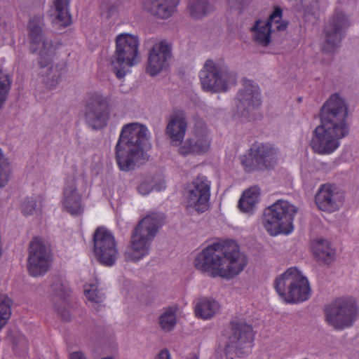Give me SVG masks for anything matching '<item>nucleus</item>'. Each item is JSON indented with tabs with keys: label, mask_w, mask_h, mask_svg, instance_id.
<instances>
[{
	"label": "nucleus",
	"mask_w": 359,
	"mask_h": 359,
	"mask_svg": "<svg viewBox=\"0 0 359 359\" xmlns=\"http://www.w3.org/2000/svg\"><path fill=\"white\" fill-rule=\"evenodd\" d=\"M347 115L345 101L338 94L332 95L320 109V125L313 132L310 146L315 153L330 154L339 147V140L349 133Z\"/></svg>",
	"instance_id": "obj_1"
},
{
	"label": "nucleus",
	"mask_w": 359,
	"mask_h": 359,
	"mask_svg": "<svg viewBox=\"0 0 359 359\" xmlns=\"http://www.w3.org/2000/svg\"><path fill=\"white\" fill-rule=\"evenodd\" d=\"M247 263L246 256L240 251L238 245L233 241L208 245L194 259L197 270L212 277L226 279L239 274Z\"/></svg>",
	"instance_id": "obj_2"
},
{
	"label": "nucleus",
	"mask_w": 359,
	"mask_h": 359,
	"mask_svg": "<svg viewBox=\"0 0 359 359\" xmlns=\"http://www.w3.org/2000/svg\"><path fill=\"white\" fill-rule=\"evenodd\" d=\"M150 148L147 128L138 123L125 125L115 147V158L121 170L128 172L149 160Z\"/></svg>",
	"instance_id": "obj_3"
},
{
	"label": "nucleus",
	"mask_w": 359,
	"mask_h": 359,
	"mask_svg": "<svg viewBox=\"0 0 359 359\" xmlns=\"http://www.w3.org/2000/svg\"><path fill=\"white\" fill-rule=\"evenodd\" d=\"M163 224V217L158 213L147 215L133 229L130 245L123 253L126 262H136L148 255L151 244Z\"/></svg>",
	"instance_id": "obj_4"
},
{
	"label": "nucleus",
	"mask_w": 359,
	"mask_h": 359,
	"mask_svg": "<svg viewBox=\"0 0 359 359\" xmlns=\"http://www.w3.org/2000/svg\"><path fill=\"white\" fill-rule=\"evenodd\" d=\"M297 212L296 207L288 201L278 200L264 210L263 225L271 236L289 234L293 231V221Z\"/></svg>",
	"instance_id": "obj_5"
},
{
	"label": "nucleus",
	"mask_w": 359,
	"mask_h": 359,
	"mask_svg": "<svg viewBox=\"0 0 359 359\" xmlns=\"http://www.w3.org/2000/svg\"><path fill=\"white\" fill-rule=\"evenodd\" d=\"M116 51L111 57V66L118 79L123 78L128 67L139 62V41L134 35L123 33L117 36Z\"/></svg>",
	"instance_id": "obj_6"
},
{
	"label": "nucleus",
	"mask_w": 359,
	"mask_h": 359,
	"mask_svg": "<svg viewBox=\"0 0 359 359\" xmlns=\"http://www.w3.org/2000/svg\"><path fill=\"white\" fill-rule=\"evenodd\" d=\"M227 341L224 356L221 359L243 358L250 352L253 341L252 328L243 320H232L226 332Z\"/></svg>",
	"instance_id": "obj_7"
},
{
	"label": "nucleus",
	"mask_w": 359,
	"mask_h": 359,
	"mask_svg": "<svg viewBox=\"0 0 359 359\" xmlns=\"http://www.w3.org/2000/svg\"><path fill=\"white\" fill-rule=\"evenodd\" d=\"M249 156H242L241 161L247 172L273 169L278 163L280 150L273 144L255 142L249 149Z\"/></svg>",
	"instance_id": "obj_8"
},
{
	"label": "nucleus",
	"mask_w": 359,
	"mask_h": 359,
	"mask_svg": "<svg viewBox=\"0 0 359 359\" xmlns=\"http://www.w3.org/2000/svg\"><path fill=\"white\" fill-rule=\"evenodd\" d=\"M199 78L205 91L219 93L227 90L228 83L233 74L224 62L208 60L199 72Z\"/></svg>",
	"instance_id": "obj_9"
},
{
	"label": "nucleus",
	"mask_w": 359,
	"mask_h": 359,
	"mask_svg": "<svg viewBox=\"0 0 359 359\" xmlns=\"http://www.w3.org/2000/svg\"><path fill=\"white\" fill-rule=\"evenodd\" d=\"M110 98L99 92L88 94L85 100V122L91 129L104 128L110 118Z\"/></svg>",
	"instance_id": "obj_10"
},
{
	"label": "nucleus",
	"mask_w": 359,
	"mask_h": 359,
	"mask_svg": "<svg viewBox=\"0 0 359 359\" xmlns=\"http://www.w3.org/2000/svg\"><path fill=\"white\" fill-rule=\"evenodd\" d=\"M327 323L337 330L351 327L359 316V308L353 299H337L325 309Z\"/></svg>",
	"instance_id": "obj_11"
},
{
	"label": "nucleus",
	"mask_w": 359,
	"mask_h": 359,
	"mask_svg": "<svg viewBox=\"0 0 359 359\" xmlns=\"http://www.w3.org/2000/svg\"><path fill=\"white\" fill-rule=\"evenodd\" d=\"M282 17L283 9L276 6L266 22L257 20L251 28L254 32L253 40L262 46H267L271 42L272 32L285 31L287 28L288 22L282 20Z\"/></svg>",
	"instance_id": "obj_12"
},
{
	"label": "nucleus",
	"mask_w": 359,
	"mask_h": 359,
	"mask_svg": "<svg viewBox=\"0 0 359 359\" xmlns=\"http://www.w3.org/2000/svg\"><path fill=\"white\" fill-rule=\"evenodd\" d=\"M93 242L94 255L99 263L113 266L118 253L113 234L104 227H98L93 233Z\"/></svg>",
	"instance_id": "obj_13"
},
{
	"label": "nucleus",
	"mask_w": 359,
	"mask_h": 359,
	"mask_svg": "<svg viewBox=\"0 0 359 359\" xmlns=\"http://www.w3.org/2000/svg\"><path fill=\"white\" fill-rule=\"evenodd\" d=\"M186 208L198 213L205 212L209 208L210 182L204 176H198L188 186L184 194Z\"/></svg>",
	"instance_id": "obj_14"
},
{
	"label": "nucleus",
	"mask_w": 359,
	"mask_h": 359,
	"mask_svg": "<svg viewBox=\"0 0 359 359\" xmlns=\"http://www.w3.org/2000/svg\"><path fill=\"white\" fill-rule=\"evenodd\" d=\"M50 264V252L39 238L29 243L27 258V271L31 276L39 277L46 274Z\"/></svg>",
	"instance_id": "obj_15"
},
{
	"label": "nucleus",
	"mask_w": 359,
	"mask_h": 359,
	"mask_svg": "<svg viewBox=\"0 0 359 359\" xmlns=\"http://www.w3.org/2000/svg\"><path fill=\"white\" fill-rule=\"evenodd\" d=\"M349 22L342 13H336L325 27V41L322 50L326 54L332 55L340 46Z\"/></svg>",
	"instance_id": "obj_16"
},
{
	"label": "nucleus",
	"mask_w": 359,
	"mask_h": 359,
	"mask_svg": "<svg viewBox=\"0 0 359 359\" xmlns=\"http://www.w3.org/2000/svg\"><path fill=\"white\" fill-rule=\"evenodd\" d=\"M238 111L243 116H247L262 104L259 86L257 83L249 79H243L242 88L237 93Z\"/></svg>",
	"instance_id": "obj_17"
},
{
	"label": "nucleus",
	"mask_w": 359,
	"mask_h": 359,
	"mask_svg": "<svg viewBox=\"0 0 359 359\" xmlns=\"http://www.w3.org/2000/svg\"><path fill=\"white\" fill-rule=\"evenodd\" d=\"M344 196L337 186L330 184L320 187L315 196L318 208L323 211L332 212L341 206Z\"/></svg>",
	"instance_id": "obj_18"
},
{
	"label": "nucleus",
	"mask_w": 359,
	"mask_h": 359,
	"mask_svg": "<svg viewBox=\"0 0 359 359\" xmlns=\"http://www.w3.org/2000/svg\"><path fill=\"white\" fill-rule=\"evenodd\" d=\"M171 57V46L163 41L156 43L149 50L147 72L154 76L161 72L168 65V60Z\"/></svg>",
	"instance_id": "obj_19"
},
{
	"label": "nucleus",
	"mask_w": 359,
	"mask_h": 359,
	"mask_svg": "<svg viewBox=\"0 0 359 359\" xmlns=\"http://www.w3.org/2000/svg\"><path fill=\"white\" fill-rule=\"evenodd\" d=\"M62 202L63 208L72 215L78 216L83 212L81 195L77 191L76 180L74 177L67 178L65 182Z\"/></svg>",
	"instance_id": "obj_20"
},
{
	"label": "nucleus",
	"mask_w": 359,
	"mask_h": 359,
	"mask_svg": "<svg viewBox=\"0 0 359 359\" xmlns=\"http://www.w3.org/2000/svg\"><path fill=\"white\" fill-rule=\"evenodd\" d=\"M210 140L205 131H195L179 148L182 156L189 154H202L208 151Z\"/></svg>",
	"instance_id": "obj_21"
},
{
	"label": "nucleus",
	"mask_w": 359,
	"mask_h": 359,
	"mask_svg": "<svg viewBox=\"0 0 359 359\" xmlns=\"http://www.w3.org/2000/svg\"><path fill=\"white\" fill-rule=\"evenodd\" d=\"M187 128V122L184 114L181 111H174L169 118L165 135L170 139L172 143L178 144L184 138Z\"/></svg>",
	"instance_id": "obj_22"
},
{
	"label": "nucleus",
	"mask_w": 359,
	"mask_h": 359,
	"mask_svg": "<svg viewBox=\"0 0 359 359\" xmlns=\"http://www.w3.org/2000/svg\"><path fill=\"white\" fill-rule=\"evenodd\" d=\"M311 288L307 278L297 269L292 287L287 291L289 303H297L307 300L310 296Z\"/></svg>",
	"instance_id": "obj_23"
},
{
	"label": "nucleus",
	"mask_w": 359,
	"mask_h": 359,
	"mask_svg": "<svg viewBox=\"0 0 359 359\" xmlns=\"http://www.w3.org/2000/svg\"><path fill=\"white\" fill-rule=\"evenodd\" d=\"M48 36L45 32L43 16L39 15L32 17L28 24V39L32 52L35 53L41 41Z\"/></svg>",
	"instance_id": "obj_24"
},
{
	"label": "nucleus",
	"mask_w": 359,
	"mask_h": 359,
	"mask_svg": "<svg viewBox=\"0 0 359 359\" xmlns=\"http://www.w3.org/2000/svg\"><path fill=\"white\" fill-rule=\"evenodd\" d=\"M179 2L180 0H149L144 4V8L158 18L168 19L175 11Z\"/></svg>",
	"instance_id": "obj_25"
},
{
	"label": "nucleus",
	"mask_w": 359,
	"mask_h": 359,
	"mask_svg": "<svg viewBox=\"0 0 359 359\" xmlns=\"http://www.w3.org/2000/svg\"><path fill=\"white\" fill-rule=\"evenodd\" d=\"M46 68V69L41 72L42 81L48 89H54L67 73V65L62 62L50 66L48 65Z\"/></svg>",
	"instance_id": "obj_26"
},
{
	"label": "nucleus",
	"mask_w": 359,
	"mask_h": 359,
	"mask_svg": "<svg viewBox=\"0 0 359 359\" xmlns=\"http://www.w3.org/2000/svg\"><path fill=\"white\" fill-rule=\"evenodd\" d=\"M41 46L39 48V65L41 69H46L53 62L57 50L61 46V43L56 40L48 36L41 41Z\"/></svg>",
	"instance_id": "obj_27"
},
{
	"label": "nucleus",
	"mask_w": 359,
	"mask_h": 359,
	"mask_svg": "<svg viewBox=\"0 0 359 359\" xmlns=\"http://www.w3.org/2000/svg\"><path fill=\"white\" fill-rule=\"evenodd\" d=\"M260 189L257 187H252L245 190L238 203V207L243 212H252L259 201Z\"/></svg>",
	"instance_id": "obj_28"
},
{
	"label": "nucleus",
	"mask_w": 359,
	"mask_h": 359,
	"mask_svg": "<svg viewBox=\"0 0 359 359\" xmlns=\"http://www.w3.org/2000/svg\"><path fill=\"white\" fill-rule=\"evenodd\" d=\"M297 270V268L291 267L284 273L277 277L275 280V289L277 293L284 299L285 302L287 301V291L292 287Z\"/></svg>",
	"instance_id": "obj_29"
},
{
	"label": "nucleus",
	"mask_w": 359,
	"mask_h": 359,
	"mask_svg": "<svg viewBox=\"0 0 359 359\" xmlns=\"http://www.w3.org/2000/svg\"><path fill=\"white\" fill-rule=\"evenodd\" d=\"M312 250L315 257L325 263L330 264L334 259L335 252L326 240H317L313 243Z\"/></svg>",
	"instance_id": "obj_30"
},
{
	"label": "nucleus",
	"mask_w": 359,
	"mask_h": 359,
	"mask_svg": "<svg viewBox=\"0 0 359 359\" xmlns=\"http://www.w3.org/2000/svg\"><path fill=\"white\" fill-rule=\"evenodd\" d=\"M188 8L191 18L201 19L214 11L209 0H189Z\"/></svg>",
	"instance_id": "obj_31"
},
{
	"label": "nucleus",
	"mask_w": 359,
	"mask_h": 359,
	"mask_svg": "<svg viewBox=\"0 0 359 359\" xmlns=\"http://www.w3.org/2000/svg\"><path fill=\"white\" fill-rule=\"evenodd\" d=\"M219 309L218 303L213 299H201L195 306V313L202 319H210Z\"/></svg>",
	"instance_id": "obj_32"
},
{
	"label": "nucleus",
	"mask_w": 359,
	"mask_h": 359,
	"mask_svg": "<svg viewBox=\"0 0 359 359\" xmlns=\"http://www.w3.org/2000/svg\"><path fill=\"white\" fill-rule=\"evenodd\" d=\"M176 306L165 308L163 312L158 317V324L161 329L165 332H171L177 324Z\"/></svg>",
	"instance_id": "obj_33"
},
{
	"label": "nucleus",
	"mask_w": 359,
	"mask_h": 359,
	"mask_svg": "<svg viewBox=\"0 0 359 359\" xmlns=\"http://www.w3.org/2000/svg\"><path fill=\"white\" fill-rule=\"evenodd\" d=\"M51 292L53 302L57 307V302L62 304L70 292L67 282L60 278H55L51 286Z\"/></svg>",
	"instance_id": "obj_34"
},
{
	"label": "nucleus",
	"mask_w": 359,
	"mask_h": 359,
	"mask_svg": "<svg viewBox=\"0 0 359 359\" xmlns=\"http://www.w3.org/2000/svg\"><path fill=\"white\" fill-rule=\"evenodd\" d=\"M69 0H52L56 20L60 25L67 27L70 24L71 16L68 12Z\"/></svg>",
	"instance_id": "obj_35"
},
{
	"label": "nucleus",
	"mask_w": 359,
	"mask_h": 359,
	"mask_svg": "<svg viewBox=\"0 0 359 359\" xmlns=\"http://www.w3.org/2000/svg\"><path fill=\"white\" fill-rule=\"evenodd\" d=\"M12 175V168L8 160L4 156L0 149V188L8 183Z\"/></svg>",
	"instance_id": "obj_36"
},
{
	"label": "nucleus",
	"mask_w": 359,
	"mask_h": 359,
	"mask_svg": "<svg viewBox=\"0 0 359 359\" xmlns=\"http://www.w3.org/2000/svg\"><path fill=\"white\" fill-rule=\"evenodd\" d=\"M11 299L7 296L0 297V330L7 323L11 315Z\"/></svg>",
	"instance_id": "obj_37"
},
{
	"label": "nucleus",
	"mask_w": 359,
	"mask_h": 359,
	"mask_svg": "<svg viewBox=\"0 0 359 359\" xmlns=\"http://www.w3.org/2000/svg\"><path fill=\"white\" fill-rule=\"evenodd\" d=\"M11 85V79L10 76L7 73L0 70V109L6 100Z\"/></svg>",
	"instance_id": "obj_38"
},
{
	"label": "nucleus",
	"mask_w": 359,
	"mask_h": 359,
	"mask_svg": "<svg viewBox=\"0 0 359 359\" xmlns=\"http://www.w3.org/2000/svg\"><path fill=\"white\" fill-rule=\"evenodd\" d=\"M86 298L93 302L100 303L104 299V293L97 289L95 285H90L84 290Z\"/></svg>",
	"instance_id": "obj_39"
},
{
	"label": "nucleus",
	"mask_w": 359,
	"mask_h": 359,
	"mask_svg": "<svg viewBox=\"0 0 359 359\" xmlns=\"http://www.w3.org/2000/svg\"><path fill=\"white\" fill-rule=\"evenodd\" d=\"M36 201L33 197H27L23 201L21 209L25 215H31L36 210Z\"/></svg>",
	"instance_id": "obj_40"
},
{
	"label": "nucleus",
	"mask_w": 359,
	"mask_h": 359,
	"mask_svg": "<svg viewBox=\"0 0 359 359\" xmlns=\"http://www.w3.org/2000/svg\"><path fill=\"white\" fill-rule=\"evenodd\" d=\"M302 6L306 14L316 16L320 8L319 0H302Z\"/></svg>",
	"instance_id": "obj_41"
},
{
	"label": "nucleus",
	"mask_w": 359,
	"mask_h": 359,
	"mask_svg": "<svg viewBox=\"0 0 359 359\" xmlns=\"http://www.w3.org/2000/svg\"><path fill=\"white\" fill-rule=\"evenodd\" d=\"M250 0H228V8L231 11H236L240 14L243 8L248 4Z\"/></svg>",
	"instance_id": "obj_42"
},
{
	"label": "nucleus",
	"mask_w": 359,
	"mask_h": 359,
	"mask_svg": "<svg viewBox=\"0 0 359 359\" xmlns=\"http://www.w3.org/2000/svg\"><path fill=\"white\" fill-rule=\"evenodd\" d=\"M152 189L153 186L149 182H144L141 183L137 187L138 192L142 195L149 194Z\"/></svg>",
	"instance_id": "obj_43"
},
{
	"label": "nucleus",
	"mask_w": 359,
	"mask_h": 359,
	"mask_svg": "<svg viewBox=\"0 0 359 359\" xmlns=\"http://www.w3.org/2000/svg\"><path fill=\"white\" fill-rule=\"evenodd\" d=\"M156 359H171L168 349L164 348L158 354Z\"/></svg>",
	"instance_id": "obj_44"
},
{
	"label": "nucleus",
	"mask_w": 359,
	"mask_h": 359,
	"mask_svg": "<svg viewBox=\"0 0 359 359\" xmlns=\"http://www.w3.org/2000/svg\"><path fill=\"white\" fill-rule=\"evenodd\" d=\"M69 359H86L81 352H74L69 355Z\"/></svg>",
	"instance_id": "obj_45"
},
{
	"label": "nucleus",
	"mask_w": 359,
	"mask_h": 359,
	"mask_svg": "<svg viewBox=\"0 0 359 359\" xmlns=\"http://www.w3.org/2000/svg\"><path fill=\"white\" fill-rule=\"evenodd\" d=\"M61 317L65 320H70V314L68 311H65L64 312H61Z\"/></svg>",
	"instance_id": "obj_46"
}]
</instances>
